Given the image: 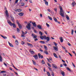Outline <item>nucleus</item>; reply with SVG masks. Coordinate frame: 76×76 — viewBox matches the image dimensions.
I'll return each mask as SVG.
<instances>
[{
    "label": "nucleus",
    "mask_w": 76,
    "mask_h": 76,
    "mask_svg": "<svg viewBox=\"0 0 76 76\" xmlns=\"http://www.w3.org/2000/svg\"><path fill=\"white\" fill-rule=\"evenodd\" d=\"M75 1H73L72 3V6H73V7H74L75 6Z\"/></svg>",
    "instance_id": "nucleus-22"
},
{
    "label": "nucleus",
    "mask_w": 76,
    "mask_h": 76,
    "mask_svg": "<svg viewBox=\"0 0 76 76\" xmlns=\"http://www.w3.org/2000/svg\"><path fill=\"white\" fill-rule=\"evenodd\" d=\"M48 69H49V70H50V71H51V72H53V71L52 70V69H51V68L49 67Z\"/></svg>",
    "instance_id": "nucleus-46"
},
{
    "label": "nucleus",
    "mask_w": 76,
    "mask_h": 76,
    "mask_svg": "<svg viewBox=\"0 0 76 76\" xmlns=\"http://www.w3.org/2000/svg\"><path fill=\"white\" fill-rule=\"evenodd\" d=\"M22 34H23V35H25V33H24V32H23V31H22Z\"/></svg>",
    "instance_id": "nucleus-50"
},
{
    "label": "nucleus",
    "mask_w": 76,
    "mask_h": 76,
    "mask_svg": "<svg viewBox=\"0 0 76 76\" xmlns=\"http://www.w3.org/2000/svg\"><path fill=\"white\" fill-rule=\"evenodd\" d=\"M48 65V66L49 67H51V65H50V64H49L48 63H47Z\"/></svg>",
    "instance_id": "nucleus-41"
},
{
    "label": "nucleus",
    "mask_w": 76,
    "mask_h": 76,
    "mask_svg": "<svg viewBox=\"0 0 76 76\" xmlns=\"http://www.w3.org/2000/svg\"><path fill=\"white\" fill-rule=\"evenodd\" d=\"M52 65L53 66V67L54 68H55V69H57V66H56V65H55V64H53Z\"/></svg>",
    "instance_id": "nucleus-23"
},
{
    "label": "nucleus",
    "mask_w": 76,
    "mask_h": 76,
    "mask_svg": "<svg viewBox=\"0 0 76 76\" xmlns=\"http://www.w3.org/2000/svg\"><path fill=\"white\" fill-rule=\"evenodd\" d=\"M41 26H40V25H38L37 26V27L39 29H42Z\"/></svg>",
    "instance_id": "nucleus-8"
},
{
    "label": "nucleus",
    "mask_w": 76,
    "mask_h": 76,
    "mask_svg": "<svg viewBox=\"0 0 76 76\" xmlns=\"http://www.w3.org/2000/svg\"><path fill=\"white\" fill-rule=\"evenodd\" d=\"M54 10L55 11V13H56H56H57V10L56 9V8H54Z\"/></svg>",
    "instance_id": "nucleus-31"
},
{
    "label": "nucleus",
    "mask_w": 76,
    "mask_h": 76,
    "mask_svg": "<svg viewBox=\"0 0 76 76\" xmlns=\"http://www.w3.org/2000/svg\"><path fill=\"white\" fill-rule=\"evenodd\" d=\"M68 54H69V55H70V56H71V57H72V55L69 52H68Z\"/></svg>",
    "instance_id": "nucleus-55"
},
{
    "label": "nucleus",
    "mask_w": 76,
    "mask_h": 76,
    "mask_svg": "<svg viewBox=\"0 0 76 76\" xmlns=\"http://www.w3.org/2000/svg\"><path fill=\"white\" fill-rule=\"evenodd\" d=\"M17 30L18 32V33L20 32V30H19V28H17Z\"/></svg>",
    "instance_id": "nucleus-30"
},
{
    "label": "nucleus",
    "mask_w": 76,
    "mask_h": 76,
    "mask_svg": "<svg viewBox=\"0 0 76 76\" xmlns=\"http://www.w3.org/2000/svg\"><path fill=\"white\" fill-rule=\"evenodd\" d=\"M40 38H41V39L43 40V39H45H45H46L47 37L45 36H40Z\"/></svg>",
    "instance_id": "nucleus-5"
},
{
    "label": "nucleus",
    "mask_w": 76,
    "mask_h": 76,
    "mask_svg": "<svg viewBox=\"0 0 76 76\" xmlns=\"http://www.w3.org/2000/svg\"><path fill=\"white\" fill-rule=\"evenodd\" d=\"M46 25L47 26V27H48V28L50 26V25H49V24H48L47 23H46Z\"/></svg>",
    "instance_id": "nucleus-44"
},
{
    "label": "nucleus",
    "mask_w": 76,
    "mask_h": 76,
    "mask_svg": "<svg viewBox=\"0 0 76 76\" xmlns=\"http://www.w3.org/2000/svg\"><path fill=\"white\" fill-rule=\"evenodd\" d=\"M39 34H40V35H41V36L42 35V32H41V31H39Z\"/></svg>",
    "instance_id": "nucleus-40"
},
{
    "label": "nucleus",
    "mask_w": 76,
    "mask_h": 76,
    "mask_svg": "<svg viewBox=\"0 0 76 76\" xmlns=\"http://www.w3.org/2000/svg\"><path fill=\"white\" fill-rule=\"evenodd\" d=\"M33 57H34L35 60H37L38 59V55H35L33 56Z\"/></svg>",
    "instance_id": "nucleus-10"
},
{
    "label": "nucleus",
    "mask_w": 76,
    "mask_h": 76,
    "mask_svg": "<svg viewBox=\"0 0 76 76\" xmlns=\"http://www.w3.org/2000/svg\"><path fill=\"white\" fill-rule=\"evenodd\" d=\"M66 18L67 20H69V17L68 15H66Z\"/></svg>",
    "instance_id": "nucleus-26"
},
{
    "label": "nucleus",
    "mask_w": 76,
    "mask_h": 76,
    "mask_svg": "<svg viewBox=\"0 0 76 76\" xmlns=\"http://www.w3.org/2000/svg\"><path fill=\"white\" fill-rule=\"evenodd\" d=\"M31 36L34 39V38H37V35L34 34H31Z\"/></svg>",
    "instance_id": "nucleus-6"
},
{
    "label": "nucleus",
    "mask_w": 76,
    "mask_h": 76,
    "mask_svg": "<svg viewBox=\"0 0 76 76\" xmlns=\"http://www.w3.org/2000/svg\"><path fill=\"white\" fill-rule=\"evenodd\" d=\"M21 11H22L21 9H18V12H21Z\"/></svg>",
    "instance_id": "nucleus-39"
},
{
    "label": "nucleus",
    "mask_w": 76,
    "mask_h": 76,
    "mask_svg": "<svg viewBox=\"0 0 76 76\" xmlns=\"http://www.w3.org/2000/svg\"><path fill=\"white\" fill-rule=\"evenodd\" d=\"M23 12H20L18 14L19 15V16H22L23 15Z\"/></svg>",
    "instance_id": "nucleus-14"
},
{
    "label": "nucleus",
    "mask_w": 76,
    "mask_h": 76,
    "mask_svg": "<svg viewBox=\"0 0 76 76\" xmlns=\"http://www.w3.org/2000/svg\"><path fill=\"white\" fill-rule=\"evenodd\" d=\"M27 44L30 47H33V45H32L31 44H30L29 43H27Z\"/></svg>",
    "instance_id": "nucleus-7"
},
{
    "label": "nucleus",
    "mask_w": 76,
    "mask_h": 76,
    "mask_svg": "<svg viewBox=\"0 0 76 76\" xmlns=\"http://www.w3.org/2000/svg\"><path fill=\"white\" fill-rule=\"evenodd\" d=\"M38 56L39 57V58H41V54L39 53L38 54Z\"/></svg>",
    "instance_id": "nucleus-28"
},
{
    "label": "nucleus",
    "mask_w": 76,
    "mask_h": 76,
    "mask_svg": "<svg viewBox=\"0 0 76 76\" xmlns=\"http://www.w3.org/2000/svg\"><path fill=\"white\" fill-rule=\"evenodd\" d=\"M59 8L60 9V15H61V16L63 18L64 17V12L63 10V8H62V7H61V6H60Z\"/></svg>",
    "instance_id": "nucleus-1"
},
{
    "label": "nucleus",
    "mask_w": 76,
    "mask_h": 76,
    "mask_svg": "<svg viewBox=\"0 0 76 76\" xmlns=\"http://www.w3.org/2000/svg\"><path fill=\"white\" fill-rule=\"evenodd\" d=\"M44 53L45 54H46L47 55L48 54V51H47L46 50H45L44 51Z\"/></svg>",
    "instance_id": "nucleus-24"
},
{
    "label": "nucleus",
    "mask_w": 76,
    "mask_h": 76,
    "mask_svg": "<svg viewBox=\"0 0 76 76\" xmlns=\"http://www.w3.org/2000/svg\"><path fill=\"white\" fill-rule=\"evenodd\" d=\"M74 32V31L72 29L71 30V34L72 35H73V32Z\"/></svg>",
    "instance_id": "nucleus-33"
},
{
    "label": "nucleus",
    "mask_w": 76,
    "mask_h": 76,
    "mask_svg": "<svg viewBox=\"0 0 76 76\" xmlns=\"http://www.w3.org/2000/svg\"><path fill=\"white\" fill-rule=\"evenodd\" d=\"M45 3L46 6H48V3L47 1H45Z\"/></svg>",
    "instance_id": "nucleus-20"
},
{
    "label": "nucleus",
    "mask_w": 76,
    "mask_h": 76,
    "mask_svg": "<svg viewBox=\"0 0 76 76\" xmlns=\"http://www.w3.org/2000/svg\"><path fill=\"white\" fill-rule=\"evenodd\" d=\"M28 26H26V28L28 30H30L31 29V24L30 23H29V24H27Z\"/></svg>",
    "instance_id": "nucleus-4"
},
{
    "label": "nucleus",
    "mask_w": 76,
    "mask_h": 76,
    "mask_svg": "<svg viewBox=\"0 0 76 76\" xmlns=\"http://www.w3.org/2000/svg\"><path fill=\"white\" fill-rule=\"evenodd\" d=\"M4 65L5 66H7V64H6V63H4Z\"/></svg>",
    "instance_id": "nucleus-57"
},
{
    "label": "nucleus",
    "mask_w": 76,
    "mask_h": 76,
    "mask_svg": "<svg viewBox=\"0 0 76 76\" xmlns=\"http://www.w3.org/2000/svg\"><path fill=\"white\" fill-rule=\"evenodd\" d=\"M25 44V42L23 41H22L21 42V44H22L23 45L24 44Z\"/></svg>",
    "instance_id": "nucleus-49"
},
{
    "label": "nucleus",
    "mask_w": 76,
    "mask_h": 76,
    "mask_svg": "<svg viewBox=\"0 0 76 76\" xmlns=\"http://www.w3.org/2000/svg\"><path fill=\"white\" fill-rule=\"evenodd\" d=\"M21 6H25V4L23 3H22L21 4Z\"/></svg>",
    "instance_id": "nucleus-42"
},
{
    "label": "nucleus",
    "mask_w": 76,
    "mask_h": 76,
    "mask_svg": "<svg viewBox=\"0 0 76 76\" xmlns=\"http://www.w3.org/2000/svg\"><path fill=\"white\" fill-rule=\"evenodd\" d=\"M60 39L61 42H63V37H60Z\"/></svg>",
    "instance_id": "nucleus-15"
},
{
    "label": "nucleus",
    "mask_w": 76,
    "mask_h": 76,
    "mask_svg": "<svg viewBox=\"0 0 76 76\" xmlns=\"http://www.w3.org/2000/svg\"><path fill=\"white\" fill-rule=\"evenodd\" d=\"M72 65L73 66H74V67H75H75H76L75 66V64H74L73 62H72Z\"/></svg>",
    "instance_id": "nucleus-47"
},
{
    "label": "nucleus",
    "mask_w": 76,
    "mask_h": 76,
    "mask_svg": "<svg viewBox=\"0 0 76 76\" xmlns=\"http://www.w3.org/2000/svg\"><path fill=\"white\" fill-rule=\"evenodd\" d=\"M42 64H45V62H44V60L42 61Z\"/></svg>",
    "instance_id": "nucleus-43"
},
{
    "label": "nucleus",
    "mask_w": 76,
    "mask_h": 76,
    "mask_svg": "<svg viewBox=\"0 0 76 76\" xmlns=\"http://www.w3.org/2000/svg\"><path fill=\"white\" fill-rule=\"evenodd\" d=\"M40 16L41 18H42V14H40Z\"/></svg>",
    "instance_id": "nucleus-61"
},
{
    "label": "nucleus",
    "mask_w": 76,
    "mask_h": 76,
    "mask_svg": "<svg viewBox=\"0 0 76 76\" xmlns=\"http://www.w3.org/2000/svg\"><path fill=\"white\" fill-rule=\"evenodd\" d=\"M41 57H40L41 58H43V56L41 55Z\"/></svg>",
    "instance_id": "nucleus-62"
},
{
    "label": "nucleus",
    "mask_w": 76,
    "mask_h": 76,
    "mask_svg": "<svg viewBox=\"0 0 76 76\" xmlns=\"http://www.w3.org/2000/svg\"><path fill=\"white\" fill-rule=\"evenodd\" d=\"M53 19L56 22H57V20L55 17H53Z\"/></svg>",
    "instance_id": "nucleus-19"
},
{
    "label": "nucleus",
    "mask_w": 76,
    "mask_h": 76,
    "mask_svg": "<svg viewBox=\"0 0 76 76\" xmlns=\"http://www.w3.org/2000/svg\"><path fill=\"white\" fill-rule=\"evenodd\" d=\"M16 23L18 25H19V24H20L19 23V21H18V20L16 21Z\"/></svg>",
    "instance_id": "nucleus-51"
},
{
    "label": "nucleus",
    "mask_w": 76,
    "mask_h": 76,
    "mask_svg": "<svg viewBox=\"0 0 76 76\" xmlns=\"http://www.w3.org/2000/svg\"><path fill=\"white\" fill-rule=\"evenodd\" d=\"M53 43H54L55 45V46H57V43H56V42H54Z\"/></svg>",
    "instance_id": "nucleus-45"
},
{
    "label": "nucleus",
    "mask_w": 76,
    "mask_h": 76,
    "mask_svg": "<svg viewBox=\"0 0 76 76\" xmlns=\"http://www.w3.org/2000/svg\"><path fill=\"white\" fill-rule=\"evenodd\" d=\"M60 72H61V75L63 76H64L65 75L64 74V71H62L61 70L60 71Z\"/></svg>",
    "instance_id": "nucleus-9"
},
{
    "label": "nucleus",
    "mask_w": 76,
    "mask_h": 76,
    "mask_svg": "<svg viewBox=\"0 0 76 76\" xmlns=\"http://www.w3.org/2000/svg\"><path fill=\"white\" fill-rule=\"evenodd\" d=\"M47 74L48 76H51V75H50V72H47Z\"/></svg>",
    "instance_id": "nucleus-35"
},
{
    "label": "nucleus",
    "mask_w": 76,
    "mask_h": 76,
    "mask_svg": "<svg viewBox=\"0 0 76 76\" xmlns=\"http://www.w3.org/2000/svg\"><path fill=\"white\" fill-rule=\"evenodd\" d=\"M8 43L10 45L11 47H13L14 46L11 43L9 42H8Z\"/></svg>",
    "instance_id": "nucleus-12"
},
{
    "label": "nucleus",
    "mask_w": 76,
    "mask_h": 76,
    "mask_svg": "<svg viewBox=\"0 0 76 76\" xmlns=\"http://www.w3.org/2000/svg\"><path fill=\"white\" fill-rule=\"evenodd\" d=\"M53 48H54L55 51H58V47L57 46H56V47L53 46Z\"/></svg>",
    "instance_id": "nucleus-11"
},
{
    "label": "nucleus",
    "mask_w": 76,
    "mask_h": 76,
    "mask_svg": "<svg viewBox=\"0 0 76 76\" xmlns=\"http://www.w3.org/2000/svg\"><path fill=\"white\" fill-rule=\"evenodd\" d=\"M18 25L19 27V28H20V29H21L22 28V26L20 25V24H18Z\"/></svg>",
    "instance_id": "nucleus-17"
},
{
    "label": "nucleus",
    "mask_w": 76,
    "mask_h": 76,
    "mask_svg": "<svg viewBox=\"0 0 76 76\" xmlns=\"http://www.w3.org/2000/svg\"><path fill=\"white\" fill-rule=\"evenodd\" d=\"M18 9H15V12H18Z\"/></svg>",
    "instance_id": "nucleus-54"
},
{
    "label": "nucleus",
    "mask_w": 76,
    "mask_h": 76,
    "mask_svg": "<svg viewBox=\"0 0 76 76\" xmlns=\"http://www.w3.org/2000/svg\"><path fill=\"white\" fill-rule=\"evenodd\" d=\"M3 38H4V39H7V37L6 36L4 37Z\"/></svg>",
    "instance_id": "nucleus-60"
},
{
    "label": "nucleus",
    "mask_w": 76,
    "mask_h": 76,
    "mask_svg": "<svg viewBox=\"0 0 76 76\" xmlns=\"http://www.w3.org/2000/svg\"><path fill=\"white\" fill-rule=\"evenodd\" d=\"M39 42L41 43V44H45V42L44 41H40Z\"/></svg>",
    "instance_id": "nucleus-29"
},
{
    "label": "nucleus",
    "mask_w": 76,
    "mask_h": 76,
    "mask_svg": "<svg viewBox=\"0 0 76 76\" xmlns=\"http://www.w3.org/2000/svg\"><path fill=\"white\" fill-rule=\"evenodd\" d=\"M44 47L45 48V50H47V46H46L45 45H44Z\"/></svg>",
    "instance_id": "nucleus-32"
},
{
    "label": "nucleus",
    "mask_w": 76,
    "mask_h": 76,
    "mask_svg": "<svg viewBox=\"0 0 76 76\" xmlns=\"http://www.w3.org/2000/svg\"><path fill=\"white\" fill-rule=\"evenodd\" d=\"M21 37H25V36H24L23 34H21Z\"/></svg>",
    "instance_id": "nucleus-59"
},
{
    "label": "nucleus",
    "mask_w": 76,
    "mask_h": 76,
    "mask_svg": "<svg viewBox=\"0 0 76 76\" xmlns=\"http://www.w3.org/2000/svg\"><path fill=\"white\" fill-rule=\"evenodd\" d=\"M66 69H67L68 70H69V72H72V71L70 70V69L69 67H67Z\"/></svg>",
    "instance_id": "nucleus-36"
},
{
    "label": "nucleus",
    "mask_w": 76,
    "mask_h": 76,
    "mask_svg": "<svg viewBox=\"0 0 76 76\" xmlns=\"http://www.w3.org/2000/svg\"><path fill=\"white\" fill-rule=\"evenodd\" d=\"M48 18H49L50 20H52V18L50 16H48Z\"/></svg>",
    "instance_id": "nucleus-34"
},
{
    "label": "nucleus",
    "mask_w": 76,
    "mask_h": 76,
    "mask_svg": "<svg viewBox=\"0 0 76 76\" xmlns=\"http://www.w3.org/2000/svg\"><path fill=\"white\" fill-rule=\"evenodd\" d=\"M46 39L47 41H50V37H46Z\"/></svg>",
    "instance_id": "nucleus-16"
},
{
    "label": "nucleus",
    "mask_w": 76,
    "mask_h": 76,
    "mask_svg": "<svg viewBox=\"0 0 76 76\" xmlns=\"http://www.w3.org/2000/svg\"><path fill=\"white\" fill-rule=\"evenodd\" d=\"M11 17V20H12V21H13V20H14V18L13 17Z\"/></svg>",
    "instance_id": "nucleus-38"
},
{
    "label": "nucleus",
    "mask_w": 76,
    "mask_h": 76,
    "mask_svg": "<svg viewBox=\"0 0 76 76\" xmlns=\"http://www.w3.org/2000/svg\"><path fill=\"white\" fill-rule=\"evenodd\" d=\"M53 55L54 56V57H56V58H58V57H57V56L56 54V53H53Z\"/></svg>",
    "instance_id": "nucleus-18"
},
{
    "label": "nucleus",
    "mask_w": 76,
    "mask_h": 76,
    "mask_svg": "<svg viewBox=\"0 0 76 76\" xmlns=\"http://www.w3.org/2000/svg\"><path fill=\"white\" fill-rule=\"evenodd\" d=\"M6 72V71H2L1 72V73H4V72Z\"/></svg>",
    "instance_id": "nucleus-58"
},
{
    "label": "nucleus",
    "mask_w": 76,
    "mask_h": 76,
    "mask_svg": "<svg viewBox=\"0 0 76 76\" xmlns=\"http://www.w3.org/2000/svg\"><path fill=\"white\" fill-rule=\"evenodd\" d=\"M0 61L1 62H2L3 61V60H2V58L1 57V55H0Z\"/></svg>",
    "instance_id": "nucleus-25"
},
{
    "label": "nucleus",
    "mask_w": 76,
    "mask_h": 76,
    "mask_svg": "<svg viewBox=\"0 0 76 76\" xmlns=\"http://www.w3.org/2000/svg\"><path fill=\"white\" fill-rule=\"evenodd\" d=\"M32 24H33L34 26V27H36V26H37V25L35 24V23H32Z\"/></svg>",
    "instance_id": "nucleus-21"
},
{
    "label": "nucleus",
    "mask_w": 76,
    "mask_h": 76,
    "mask_svg": "<svg viewBox=\"0 0 76 76\" xmlns=\"http://www.w3.org/2000/svg\"><path fill=\"white\" fill-rule=\"evenodd\" d=\"M13 67H14V68H15V69H16V70H18V69L16 68V67H15V66H13Z\"/></svg>",
    "instance_id": "nucleus-52"
},
{
    "label": "nucleus",
    "mask_w": 76,
    "mask_h": 76,
    "mask_svg": "<svg viewBox=\"0 0 76 76\" xmlns=\"http://www.w3.org/2000/svg\"><path fill=\"white\" fill-rule=\"evenodd\" d=\"M34 32H35V33H37V32H37V31L34 30Z\"/></svg>",
    "instance_id": "nucleus-63"
},
{
    "label": "nucleus",
    "mask_w": 76,
    "mask_h": 76,
    "mask_svg": "<svg viewBox=\"0 0 76 76\" xmlns=\"http://www.w3.org/2000/svg\"><path fill=\"white\" fill-rule=\"evenodd\" d=\"M29 1L30 3H32V0H29Z\"/></svg>",
    "instance_id": "nucleus-53"
},
{
    "label": "nucleus",
    "mask_w": 76,
    "mask_h": 76,
    "mask_svg": "<svg viewBox=\"0 0 76 76\" xmlns=\"http://www.w3.org/2000/svg\"><path fill=\"white\" fill-rule=\"evenodd\" d=\"M18 1H19V0H16L15 2V3H18Z\"/></svg>",
    "instance_id": "nucleus-56"
},
{
    "label": "nucleus",
    "mask_w": 76,
    "mask_h": 76,
    "mask_svg": "<svg viewBox=\"0 0 76 76\" xmlns=\"http://www.w3.org/2000/svg\"><path fill=\"white\" fill-rule=\"evenodd\" d=\"M35 41H38V39L37 38L34 39Z\"/></svg>",
    "instance_id": "nucleus-64"
},
{
    "label": "nucleus",
    "mask_w": 76,
    "mask_h": 76,
    "mask_svg": "<svg viewBox=\"0 0 76 76\" xmlns=\"http://www.w3.org/2000/svg\"><path fill=\"white\" fill-rule=\"evenodd\" d=\"M47 60H48V61L49 63H51V62L50 60V59H48V58H47Z\"/></svg>",
    "instance_id": "nucleus-37"
},
{
    "label": "nucleus",
    "mask_w": 76,
    "mask_h": 76,
    "mask_svg": "<svg viewBox=\"0 0 76 76\" xmlns=\"http://www.w3.org/2000/svg\"><path fill=\"white\" fill-rule=\"evenodd\" d=\"M32 61L33 62V63L34 65H35V66L36 65V63L35 62L34 60H32Z\"/></svg>",
    "instance_id": "nucleus-27"
},
{
    "label": "nucleus",
    "mask_w": 76,
    "mask_h": 76,
    "mask_svg": "<svg viewBox=\"0 0 76 76\" xmlns=\"http://www.w3.org/2000/svg\"><path fill=\"white\" fill-rule=\"evenodd\" d=\"M7 22L9 25H10V26H13L14 28H16V25L15 24V23H12L11 21H10L9 20H7Z\"/></svg>",
    "instance_id": "nucleus-2"
},
{
    "label": "nucleus",
    "mask_w": 76,
    "mask_h": 76,
    "mask_svg": "<svg viewBox=\"0 0 76 76\" xmlns=\"http://www.w3.org/2000/svg\"><path fill=\"white\" fill-rule=\"evenodd\" d=\"M30 52L31 54H34V53H35V52H34V51H33L32 50H30Z\"/></svg>",
    "instance_id": "nucleus-13"
},
{
    "label": "nucleus",
    "mask_w": 76,
    "mask_h": 76,
    "mask_svg": "<svg viewBox=\"0 0 76 76\" xmlns=\"http://www.w3.org/2000/svg\"><path fill=\"white\" fill-rule=\"evenodd\" d=\"M4 10H6L5 11V14L7 18H9V13H8V11H7V8L6 7L4 8Z\"/></svg>",
    "instance_id": "nucleus-3"
},
{
    "label": "nucleus",
    "mask_w": 76,
    "mask_h": 76,
    "mask_svg": "<svg viewBox=\"0 0 76 76\" xmlns=\"http://www.w3.org/2000/svg\"><path fill=\"white\" fill-rule=\"evenodd\" d=\"M51 75H53V76H54V73L53 72H52V74Z\"/></svg>",
    "instance_id": "nucleus-48"
}]
</instances>
